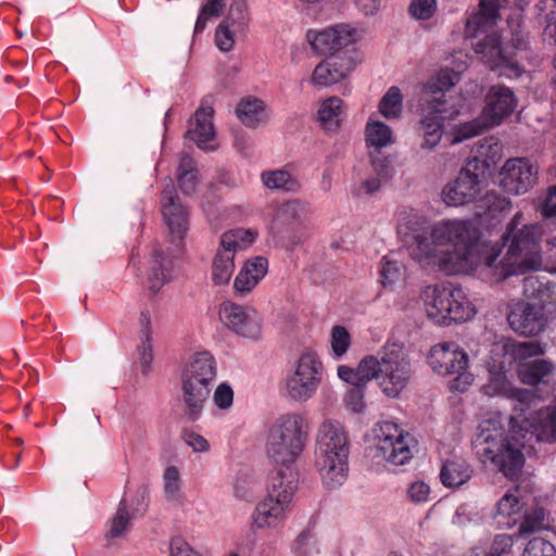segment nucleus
Returning <instances> with one entry per match:
<instances>
[{
  "instance_id": "9b49d317",
  "label": "nucleus",
  "mask_w": 556,
  "mask_h": 556,
  "mask_svg": "<svg viewBox=\"0 0 556 556\" xmlns=\"http://www.w3.org/2000/svg\"><path fill=\"white\" fill-rule=\"evenodd\" d=\"M517 104L514 92L508 87L492 86L485 96V106L482 111L483 122L473 121L464 125L462 135L464 138L475 137L483 130L500 125L509 116Z\"/></svg>"
},
{
  "instance_id": "20e7f679",
  "label": "nucleus",
  "mask_w": 556,
  "mask_h": 556,
  "mask_svg": "<svg viewBox=\"0 0 556 556\" xmlns=\"http://www.w3.org/2000/svg\"><path fill=\"white\" fill-rule=\"evenodd\" d=\"M459 81V74L452 68H442L431 76L421 89V100L427 103V114L419 123L422 136L420 148L433 150L441 141L444 122L454 115L445 92Z\"/></svg>"
},
{
  "instance_id": "09e8293b",
  "label": "nucleus",
  "mask_w": 556,
  "mask_h": 556,
  "mask_svg": "<svg viewBox=\"0 0 556 556\" xmlns=\"http://www.w3.org/2000/svg\"><path fill=\"white\" fill-rule=\"evenodd\" d=\"M522 556H556V548L547 540L535 536L528 542Z\"/></svg>"
},
{
  "instance_id": "4c0bfd02",
  "label": "nucleus",
  "mask_w": 556,
  "mask_h": 556,
  "mask_svg": "<svg viewBox=\"0 0 556 556\" xmlns=\"http://www.w3.org/2000/svg\"><path fill=\"white\" fill-rule=\"evenodd\" d=\"M366 142L369 147L384 148L393 142L391 128L379 121L366 125Z\"/></svg>"
},
{
  "instance_id": "412c9836",
  "label": "nucleus",
  "mask_w": 556,
  "mask_h": 556,
  "mask_svg": "<svg viewBox=\"0 0 556 556\" xmlns=\"http://www.w3.org/2000/svg\"><path fill=\"white\" fill-rule=\"evenodd\" d=\"M280 466L281 468L274 470L269 476L267 496L279 500L281 503L290 504L298 489L299 475L291 465Z\"/></svg>"
},
{
  "instance_id": "79ce46f5",
  "label": "nucleus",
  "mask_w": 556,
  "mask_h": 556,
  "mask_svg": "<svg viewBox=\"0 0 556 556\" xmlns=\"http://www.w3.org/2000/svg\"><path fill=\"white\" fill-rule=\"evenodd\" d=\"M225 5L226 0H206V2L202 5L197 18L194 25V34L202 33L211 17H218L222 15Z\"/></svg>"
},
{
  "instance_id": "6e6d98bb",
  "label": "nucleus",
  "mask_w": 556,
  "mask_h": 556,
  "mask_svg": "<svg viewBox=\"0 0 556 556\" xmlns=\"http://www.w3.org/2000/svg\"><path fill=\"white\" fill-rule=\"evenodd\" d=\"M181 440L195 453H204L210 448V443L204 437L189 429L181 430Z\"/></svg>"
},
{
  "instance_id": "72a5a7b5",
  "label": "nucleus",
  "mask_w": 556,
  "mask_h": 556,
  "mask_svg": "<svg viewBox=\"0 0 556 556\" xmlns=\"http://www.w3.org/2000/svg\"><path fill=\"white\" fill-rule=\"evenodd\" d=\"M240 122L250 128H255L265 121V106L258 99H243L236 109Z\"/></svg>"
},
{
  "instance_id": "37998d69",
  "label": "nucleus",
  "mask_w": 556,
  "mask_h": 556,
  "mask_svg": "<svg viewBox=\"0 0 556 556\" xmlns=\"http://www.w3.org/2000/svg\"><path fill=\"white\" fill-rule=\"evenodd\" d=\"M507 351L511 354L514 359L520 362V364L528 362L527 359L530 357L539 356L544 353L541 344L534 341L513 343Z\"/></svg>"
},
{
  "instance_id": "dca6fc26",
  "label": "nucleus",
  "mask_w": 556,
  "mask_h": 556,
  "mask_svg": "<svg viewBox=\"0 0 556 556\" xmlns=\"http://www.w3.org/2000/svg\"><path fill=\"white\" fill-rule=\"evenodd\" d=\"M538 179V168L523 157L509 159L500 172V186L510 194L528 192Z\"/></svg>"
},
{
  "instance_id": "58836bf2",
  "label": "nucleus",
  "mask_w": 556,
  "mask_h": 556,
  "mask_svg": "<svg viewBox=\"0 0 556 556\" xmlns=\"http://www.w3.org/2000/svg\"><path fill=\"white\" fill-rule=\"evenodd\" d=\"M132 517V514L130 515L128 511L127 501L122 498L115 516L111 519L106 538L116 539L123 536L128 531Z\"/></svg>"
},
{
  "instance_id": "bb28decb",
  "label": "nucleus",
  "mask_w": 556,
  "mask_h": 556,
  "mask_svg": "<svg viewBox=\"0 0 556 556\" xmlns=\"http://www.w3.org/2000/svg\"><path fill=\"white\" fill-rule=\"evenodd\" d=\"M200 184V174L197 162L187 152L180 153L176 169V187L185 194L191 195Z\"/></svg>"
},
{
  "instance_id": "a211bd4d",
  "label": "nucleus",
  "mask_w": 556,
  "mask_h": 556,
  "mask_svg": "<svg viewBox=\"0 0 556 556\" xmlns=\"http://www.w3.org/2000/svg\"><path fill=\"white\" fill-rule=\"evenodd\" d=\"M219 317L227 328L239 336L256 338L260 333L261 320L253 308L224 302L219 308Z\"/></svg>"
},
{
  "instance_id": "1a4fd4ad",
  "label": "nucleus",
  "mask_w": 556,
  "mask_h": 556,
  "mask_svg": "<svg viewBox=\"0 0 556 556\" xmlns=\"http://www.w3.org/2000/svg\"><path fill=\"white\" fill-rule=\"evenodd\" d=\"M425 305L427 316L440 326L466 321L476 313L463 289L451 283L427 288Z\"/></svg>"
},
{
  "instance_id": "6e6552de",
  "label": "nucleus",
  "mask_w": 556,
  "mask_h": 556,
  "mask_svg": "<svg viewBox=\"0 0 556 556\" xmlns=\"http://www.w3.org/2000/svg\"><path fill=\"white\" fill-rule=\"evenodd\" d=\"M308 425L301 414L280 416L269 430L266 453L276 465H292L305 446Z\"/></svg>"
},
{
  "instance_id": "c9c22d12",
  "label": "nucleus",
  "mask_w": 556,
  "mask_h": 556,
  "mask_svg": "<svg viewBox=\"0 0 556 556\" xmlns=\"http://www.w3.org/2000/svg\"><path fill=\"white\" fill-rule=\"evenodd\" d=\"M256 233L251 229L237 228L226 231L220 238V248L236 254L254 241Z\"/></svg>"
},
{
  "instance_id": "603ef678",
  "label": "nucleus",
  "mask_w": 556,
  "mask_h": 556,
  "mask_svg": "<svg viewBox=\"0 0 556 556\" xmlns=\"http://www.w3.org/2000/svg\"><path fill=\"white\" fill-rule=\"evenodd\" d=\"M435 10V0H412L409 4V13L417 20H429Z\"/></svg>"
},
{
  "instance_id": "8fccbe9b",
  "label": "nucleus",
  "mask_w": 556,
  "mask_h": 556,
  "mask_svg": "<svg viewBox=\"0 0 556 556\" xmlns=\"http://www.w3.org/2000/svg\"><path fill=\"white\" fill-rule=\"evenodd\" d=\"M484 394L504 395L510 392V386L503 372L493 374L491 372L488 383L482 387Z\"/></svg>"
},
{
  "instance_id": "052dcab7",
  "label": "nucleus",
  "mask_w": 556,
  "mask_h": 556,
  "mask_svg": "<svg viewBox=\"0 0 556 556\" xmlns=\"http://www.w3.org/2000/svg\"><path fill=\"white\" fill-rule=\"evenodd\" d=\"M429 494L430 486L424 481L413 482L407 490V495L409 500L416 504L427 502L429 498Z\"/></svg>"
},
{
  "instance_id": "4be33fe9",
  "label": "nucleus",
  "mask_w": 556,
  "mask_h": 556,
  "mask_svg": "<svg viewBox=\"0 0 556 556\" xmlns=\"http://www.w3.org/2000/svg\"><path fill=\"white\" fill-rule=\"evenodd\" d=\"M359 364L356 368L345 365L338 367V376L341 380L350 383L352 387L345 394V404L354 413H361L365 408V387L370 380L361 379Z\"/></svg>"
},
{
  "instance_id": "49530a36",
  "label": "nucleus",
  "mask_w": 556,
  "mask_h": 556,
  "mask_svg": "<svg viewBox=\"0 0 556 556\" xmlns=\"http://www.w3.org/2000/svg\"><path fill=\"white\" fill-rule=\"evenodd\" d=\"M316 541L309 530L302 531L294 542L293 556H316Z\"/></svg>"
},
{
  "instance_id": "a878e982",
  "label": "nucleus",
  "mask_w": 556,
  "mask_h": 556,
  "mask_svg": "<svg viewBox=\"0 0 556 556\" xmlns=\"http://www.w3.org/2000/svg\"><path fill=\"white\" fill-rule=\"evenodd\" d=\"M139 324L140 344L137 346V361L135 364L140 367L143 375H147L153 361L151 316L148 309L141 311Z\"/></svg>"
},
{
  "instance_id": "f3484780",
  "label": "nucleus",
  "mask_w": 556,
  "mask_h": 556,
  "mask_svg": "<svg viewBox=\"0 0 556 556\" xmlns=\"http://www.w3.org/2000/svg\"><path fill=\"white\" fill-rule=\"evenodd\" d=\"M213 115L214 110L210 97H206L190 118L188 130L185 134V139L194 142L199 149L206 152L217 149V144L214 143L216 130Z\"/></svg>"
},
{
  "instance_id": "c03bdc74",
  "label": "nucleus",
  "mask_w": 556,
  "mask_h": 556,
  "mask_svg": "<svg viewBox=\"0 0 556 556\" xmlns=\"http://www.w3.org/2000/svg\"><path fill=\"white\" fill-rule=\"evenodd\" d=\"M545 511L542 507H535L523 516L519 527V534L526 535L541 530L544 527Z\"/></svg>"
},
{
  "instance_id": "2f4dec72",
  "label": "nucleus",
  "mask_w": 556,
  "mask_h": 556,
  "mask_svg": "<svg viewBox=\"0 0 556 556\" xmlns=\"http://www.w3.org/2000/svg\"><path fill=\"white\" fill-rule=\"evenodd\" d=\"M172 258L164 255L161 251H154L151 273L148 277L149 290L152 294H156L162 286L169 281L172 270Z\"/></svg>"
},
{
  "instance_id": "473e14b6",
  "label": "nucleus",
  "mask_w": 556,
  "mask_h": 556,
  "mask_svg": "<svg viewBox=\"0 0 556 556\" xmlns=\"http://www.w3.org/2000/svg\"><path fill=\"white\" fill-rule=\"evenodd\" d=\"M343 101L338 97L325 100L318 110V121L326 131H337L341 126Z\"/></svg>"
},
{
  "instance_id": "39448f33",
  "label": "nucleus",
  "mask_w": 556,
  "mask_h": 556,
  "mask_svg": "<svg viewBox=\"0 0 556 556\" xmlns=\"http://www.w3.org/2000/svg\"><path fill=\"white\" fill-rule=\"evenodd\" d=\"M350 443L343 426L337 420L324 421L317 432L316 468L327 489L341 486L349 471Z\"/></svg>"
},
{
  "instance_id": "774afa93",
  "label": "nucleus",
  "mask_w": 556,
  "mask_h": 556,
  "mask_svg": "<svg viewBox=\"0 0 556 556\" xmlns=\"http://www.w3.org/2000/svg\"><path fill=\"white\" fill-rule=\"evenodd\" d=\"M355 2L365 15H374L380 8V0H355Z\"/></svg>"
},
{
  "instance_id": "f704fd0d",
  "label": "nucleus",
  "mask_w": 556,
  "mask_h": 556,
  "mask_svg": "<svg viewBox=\"0 0 556 556\" xmlns=\"http://www.w3.org/2000/svg\"><path fill=\"white\" fill-rule=\"evenodd\" d=\"M233 257L235 254L219 247L212 265V279L215 285L220 286L229 282L235 269Z\"/></svg>"
},
{
  "instance_id": "864d4df0",
  "label": "nucleus",
  "mask_w": 556,
  "mask_h": 556,
  "mask_svg": "<svg viewBox=\"0 0 556 556\" xmlns=\"http://www.w3.org/2000/svg\"><path fill=\"white\" fill-rule=\"evenodd\" d=\"M513 545V536L508 534H497L492 542L490 551L484 556H510Z\"/></svg>"
},
{
  "instance_id": "c756f323",
  "label": "nucleus",
  "mask_w": 556,
  "mask_h": 556,
  "mask_svg": "<svg viewBox=\"0 0 556 556\" xmlns=\"http://www.w3.org/2000/svg\"><path fill=\"white\" fill-rule=\"evenodd\" d=\"M263 186L271 191L296 192L300 189L299 180L287 169H269L261 173Z\"/></svg>"
},
{
  "instance_id": "393cba45",
  "label": "nucleus",
  "mask_w": 556,
  "mask_h": 556,
  "mask_svg": "<svg viewBox=\"0 0 556 556\" xmlns=\"http://www.w3.org/2000/svg\"><path fill=\"white\" fill-rule=\"evenodd\" d=\"M506 4V0H480L479 11L473 13L466 23L465 33L475 34L481 27L496 25L500 10Z\"/></svg>"
},
{
  "instance_id": "f257e3e1",
  "label": "nucleus",
  "mask_w": 556,
  "mask_h": 556,
  "mask_svg": "<svg viewBox=\"0 0 556 556\" xmlns=\"http://www.w3.org/2000/svg\"><path fill=\"white\" fill-rule=\"evenodd\" d=\"M518 212L502 235L504 256L495 248L479 242L478 231L468 222L446 220L434 225L429 232L413 235L408 245L410 256L422 265H437L446 275L471 274L485 265L498 279L526 275L542 267L541 224H523Z\"/></svg>"
},
{
  "instance_id": "2eb2a0df",
  "label": "nucleus",
  "mask_w": 556,
  "mask_h": 556,
  "mask_svg": "<svg viewBox=\"0 0 556 556\" xmlns=\"http://www.w3.org/2000/svg\"><path fill=\"white\" fill-rule=\"evenodd\" d=\"M320 363L314 353H304L298 361L294 372L287 380V391L294 401H306L318 384Z\"/></svg>"
},
{
  "instance_id": "cd10ccee",
  "label": "nucleus",
  "mask_w": 556,
  "mask_h": 556,
  "mask_svg": "<svg viewBox=\"0 0 556 556\" xmlns=\"http://www.w3.org/2000/svg\"><path fill=\"white\" fill-rule=\"evenodd\" d=\"M555 371L554 363L546 359H532L519 364L517 372L525 384L536 386L545 382V379Z\"/></svg>"
},
{
  "instance_id": "a19ab883",
  "label": "nucleus",
  "mask_w": 556,
  "mask_h": 556,
  "mask_svg": "<svg viewBox=\"0 0 556 556\" xmlns=\"http://www.w3.org/2000/svg\"><path fill=\"white\" fill-rule=\"evenodd\" d=\"M249 21L245 0H232L227 16L222 21L236 31H243Z\"/></svg>"
},
{
  "instance_id": "338daca9",
  "label": "nucleus",
  "mask_w": 556,
  "mask_h": 556,
  "mask_svg": "<svg viewBox=\"0 0 556 556\" xmlns=\"http://www.w3.org/2000/svg\"><path fill=\"white\" fill-rule=\"evenodd\" d=\"M176 556H202L185 539L176 536Z\"/></svg>"
},
{
  "instance_id": "f8f14e48",
  "label": "nucleus",
  "mask_w": 556,
  "mask_h": 556,
  "mask_svg": "<svg viewBox=\"0 0 556 556\" xmlns=\"http://www.w3.org/2000/svg\"><path fill=\"white\" fill-rule=\"evenodd\" d=\"M376 431V457L394 465H405L413 458L415 440L409 433H404L393 421H383Z\"/></svg>"
},
{
  "instance_id": "5fc2aeb1",
  "label": "nucleus",
  "mask_w": 556,
  "mask_h": 556,
  "mask_svg": "<svg viewBox=\"0 0 556 556\" xmlns=\"http://www.w3.org/2000/svg\"><path fill=\"white\" fill-rule=\"evenodd\" d=\"M237 33L232 27L220 23L215 31V42L218 49L223 52H228L232 49L235 39L233 34Z\"/></svg>"
},
{
  "instance_id": "13d9d810",
  "label": "nucleus",
  "mask_w": 556,
  "mask_h": 556,
  "mask_svg": "<svg viewBox=\"0 0 556 556\" xmlns=\"http://www.w3.org/2000/svg\"><path fill=\"white\" fill-rule=\"evenodd\" d=\"M371 165L375 172L383 178H390L394 173L391 160L380 152L371 155Z\"/></svg>"
},
{
  "instance_id": "423d86ee",
  "label": "nucleus",
  "mask_w": 556,
  "mask_h": 556,
  "mask_svg": "<svg viewBox=\"0 0 556 556\" xmlns=\"http://www.w3.org/2000/svg\"><path fill=\"white\" fill-rule=\"evenodd\" d=\"M359 371L362 379L378 380L381 391L392 399L406 389L413 374L410 362L395 343L387 344L377 355L362 358Z\"/></svg>"
},
{
  "instance_id": "ea45409f",
  "label": "nucleus",
  "mask_w": 556,
  "mask_h": 556,
  "mask_svg": "<svg viewBox=\"0 0 556 556\" xmlns=\"http://www.w3.org/2000/svg\"><path fill=\"white\" fill-rule=\"evenodd\" d=\"M403 97L399 87L392 86L379 102V112L388 119L396 118L402 112Z\"/></svg>"
},
{
  "instance_id": "a18cd8bd",
  "label": "nucleus",
  "mask_w": 556,
  "mask_h": 556,
  "mask_svg": "<svg viewBox=\"0 0 556 556\" xmlns=\"http://www.w3.org/2000/svg\"><path fill=\"white\" fill-rule=\"evenodd\" d=\"M351 345V337L343 326H334L331 330V350L336 358H341Z\"/></svg>"
},
{
  "instance_id": "bf43d9fd",
  "label": "nucleus",
  "mask_w": 556,
  "mask_h": 556,
  "mask_svg": "<svg viewBox=\"0 0 556 556\" xmlns=\"http://www.w3.org/2000/svg\"><path fill=\"white\" fill-rule=\"evenodd\" d=\"M213 400L218 408L227 409L232 405L233 391L227 383H222L216 388Z\"/></svg>"
},
{
  "instance_id": "9d476101",
  "label": "nucleus",
  "mask_w": 556,
  "mask_h": 556,
  "mask_svg": "<svg viewBox=\"0 0 556 556\" xmlns=\"http://www.w3.org/2000/svg\"><path fill=\"white\" fill-rule=\"evenodd\" d=\"M428 363L439 375H457L451 382V389L455 391H466L473 381V376L466 370L468 355L455 342L434 345L429 352Z\"/></svg>"
},
{
  "instance_id": "6ab92c4d",
  "label": "nucleus",
  "mask_w": 556,
  "mask_h": 556,
  "mask_svg": "<svg viewBox=\"0 0 556 556\" xmlns=\"http://www.w3.org/2000/svg\"><path fill=\"white\" fill-rule=\"evenodd\" d=\"M306 38L318 54L337 55V51L354 41V31L349 25L341 24L321 30H308Z\"/></svg>"
},
{
  "instance_id": "3c124183",
  "label": "nucleus",
  "mask_w": 556,
  "mask_h": 556,
  "mask_svg": "<svg viewBox=\"0 0 556 556\" xmlns=\"http://www.w3.org/2000/svg\"><path fill=\"white\" fill-rule=\"evenodd\" d=\"M403 270L404 267L400 262L384 258L380 270L381 282L384 286L395 283L403 277Z\"/></svg>"
},
{
  "instance_id": "7ed1b4c3",
  "label": "nucleus",
  "mask_w": 556,
  "mask_h": 556,
  "mask_svg": "<svg viewBox=\"0 0 556 556\" xmlns=\"http://www.w3.org/2000/svg\"><path fill=\"white\" fill-rule=\"evenodd\" d=\"M472 448L481 463H492L508 479H515L522 469L525 457L518 440L507 438L496 420H483L477 427Z\"/></svg>"
},
{
  "instance_id": "0e129e2a",
  "label": "nucleus",
  "mask_w": 556,
  "mask_h": 556,
  "mask_svg": "<svg viewBox=\"0 0 556 556\" xmlns=\"http://www.w3.org/2000/svg\"><path fill=\"white\" fill-rule=\"evenodd\" d=\"M149 489L148 485L138 488L135 496V503L131 505L132 516L143 515L148 508Z\"/></svg>"
},
{
  "instance_id": "f03ea898",
  "label": "nucleus",
  "mask_w": 556,
  "mask_h": 556,
  "mask_svg": "<svg viewBox=\"0 0 556 556\" xmlns=\"http://www.w3.org/2000/svg\"><path fill=\"white\" fill-rule=\"evenodd\" d=\"M523 293L527 300L511 305L507 315L510 328L523 337H536L547 328L555 309V285L542 281L538 276L523 279Z\"/></svg>"
},
{
  "instance_id": "4468645a",
  "label": "nucleus",
  "mask_w": 556,
  "mask_h": 556,
  "mask_svg": "<svg viewBox=\"0 0 556 556\" xmlns=\"http://www.w3.org/2000/svg\"><path fill=\"white\" fill-rule=\"evenodd\" d=\"M484 172L477 161H470L460 169L455 180L442 191L443 201L450 206H459L473 201L481 191Z\"/></svg>"
},
{
  "instance_id": "ddd939ff",
  "label": "nucleus",
  "mask_w": 556,
  "mask_h": 556,
  "mask_svg": "<svg viewBox=\"0 0 556 556\" xmlns=\"http://www.w3.org/2000/svg\"><path fill=\"white\" fill-rule=\"evenodd\" d=\"M481 28L475 31V34L465 33V36L471 39V47L475 53L491 70L508 65L513 58V50L509 46H504L502 35L496 25Z\"/></svg>"
},
{
  "instance_id": "69168bd1",
  "label": "nucleus",
  "mask_w": 556,
  "mask_h": 556,
  "mask_svg": "<svg viewBox=\"0 0 556 556\" xmlns=\"http://www.w3.org/2000/svg\"><path fill=\"white\" fill-rule=\"evenodd\" d=\"M541 213L544 217H556V186L548 189L547 195L542 204Z\"/></svg>"
},
{
  "instance_id": "0eeeda50",
  "label": "nucleus",
  "mask_w": 556,
  "mask_h": 556,
  "mask_svg": "<svg viewBox=\"0 0 556 556\" xmlns=\"http://www.w3.org/2000/svg\"><path fill=\"white\" fill-rule=\"evenodd\" d=\"M216 377V363L211 353L198 352L190 356L181 372L184 417L188 421L200 418Z\"/></svg>"
},
{
  "instance_id": "680f3d73",
  "label": "nucleus",
  "mask_w": 556,
  "mask_h": 556,
  "mask_svg": "<svg viewBox=\"0 0 556 556\" xmlns=\"http://www.w3.org/2000/svg\"><path fill=\"white\" fill-rule=\"evenodd\" d=\"M188 207L176 202V239H182L189 230Z\"/></svg>"
},
{
  "instance_id": "5701e85b",
  "label": "nucleus",
  "mask_w": 556,
  "mask_h": 556,
  "mask_svg": "<svg viewBox=\"0 0 556 556\" xmlns=\"http://www.w3.org/2000/svg\"><path fill=\"white\" fill-rule=\"evenodd\" d=\"M268 270V262L263 256L248 260L233 281L236 293L244 295L265 277Z\"/></svg>"
},
{
  "instance_id": "e2e57ef3",
  "label": "nucleus",
  "mask_w": 556,
  "mask_h": 556,
  "mask_svg": "<svg viewBox=\"0 0 556 556\" xmlns=\"http://www.w3.org/2000/svg\"><path fill=\"white\" fill-rule=\"evenodd\" d=\"M282 212L295 219H301L307 216L309 207L305 202L300 200H291L282 205Z\"/></svg>"
},
{
  "instance_id": "e433bc0d",
  "label": "nucleus",
  "mask_w": 556,
  "mask_h": 556,
  "mask_svg": "<svg viewBox=\"0 0 556 556\" xmlns=\"http://www.w3.org/2000/svg\"><path fill=\"white\" fill-rule=\"evenodd\" d=\"M534 434L538 441L556 442V407H547L540 413Z\"/></svg>"
},
{
  "instance_id": "de8ad7c7",
  "label": "nucleus",
  "mask_w": 556,
  "mask_h": 556,
  "mask_svg": "<svg viewBox=\"0 0 556 556\" xmlns=\"http://www.w3.org/2000/svg\"><path fill=\"white\" fill-rule=\"evenodd\" d=\"M161 211L165 223L168 226L169 232L174 231V186L167 184L162 190L161 194Z\"/></svg>"
},
{
  "instance_id": "b1692460",
  "label": "nucleus",
  "mask_w": 556,
  "mask_h": 556,
  "mask_svg": "<svg viewBox=\"0 0 556 556\" xmlns=\"http://www.w3.org/2000/svg\"><path fill=\"white\" fill-rule=\"evenodd\" d=\"M289 504L266 496L253 511L252 521L258 529L274 528L285 519Z\"/></svg>"
},
{
  "instance_id": "4d7b16f0",
  "label": "nucleus",
  "mask_w": 556,
  "mask_h": 556,
  "mask_svg": "<svg viewBox=\"0 0 556 556\" xmlns=\"http://www.w3.org/2000/svg\"><path fill=\"white\" fill-rule=\"evenodd\" d=\"M534 10L541 23L556 24V0H540Z\"/></svg>"
},
{
  "instance_id": "7c9ffc66",
  "label": "nucleus",
  "mask_w": 556,
  "mask_h": 556,
  "mask_svg": "<svg viewBox=\"0 0 556 556\" xmlns=\"http://www.w3.org/2000/svg\"><path fill=\"white\" fill-rule=\"evenodd\" d=\"M521 508L522 506L515 495L505 494L496 504L494 520L500 528H511L519 520Z\"/></svg>"
},
{
  "instance_id": "c85d7f7f",
  "label": "nucleus",
  "mask_w": 556,
  "mask_h": 556,
  "mask_svg": "<svg viewBox=\"0 0 556 556\" xmlns=\"http://www.w3.org/2000/svg\"><path fill=\"white\" fill-rule=\"evenodd\" d=\"M471 475L470 466L464 459L455 458L442 464L440 479L446 488H458L465 484Z\"/></svg>"
},
{
  "instance_id": "aec40b11",
  "label": "nucleus",
  "mask_w": 556,
  "mask_h": 556,
  "mask_svg": "<svg viewBox=\"0 0 556 556\" xmlns=\"http://www.w3.org/2000/svg\"><path fill=\"white\" fill-rule=\"evenodd\" d=\"M355 67V61L348 52L330 55L315 67L312 75V84L320 87H329L344 80Z\"/></svg>"
}]
</instances>
